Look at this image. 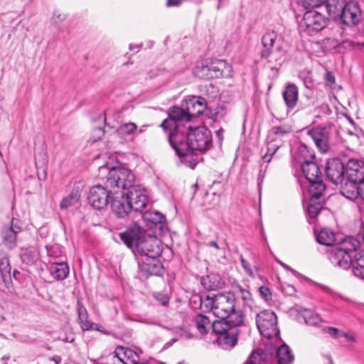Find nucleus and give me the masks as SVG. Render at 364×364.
Wrapping results in <instances>:
<instances>
[{"mask_svg":"<svg viewBox=\"0 0 364 364\" xmlns=\"http://www.w3.org/2000/svg\"><path fill=\"white\" fill-rule=\"evenodd\" d=\"M301 167L305 178L309 182V191H325L326 185L323 182V175L318 164L314 160L306 161L301 162Z\"/></svg>","mask_w":364,"mask_h":364,"instance_id":"8","label":"nucleus"},{"mask_svg":"<svg viewBox=\"0 0 364 364\" xmlns=\"http://www.w3.org/2000/svg\"><path fill=\"white\" fill-rule=\"evenodd\" d=\"M229 318H220L218 321L212 322L211 330L213 333L221 336L224 333L229 331L233 327V324L228 321Z\"/></svg>","mask_w":364,"mask_h":364,"instance_id":"32","label":"nucleus"},{"mask_svg":"<svg viewBox=\"0 0 364 364\" xmlns=\"http://www.w3.org/2000/svg\"><path fill=\"white\" fill-rule=\"evenodd\" d=\"M299 77L303 80L306 88H311L314 85L311 73L309 71H302L299 73Z\"/></svg>","mask_w":364,"mask_h":364,"instance_id":"48","label":"nucleus"},{"mask_svg":"<svg viewBox=\"0 0 364 364\" xmlns=\"http://www.w3.org/2000/svg\"><path fill=\"white\" fill-rule=\"evenodd\" d=\"M283 292L289 296H294L296 294V289L293 285L286 284L282 287Z\"/></svg>","mask_w":364,"mask_h":364,"instance_id":"56","label":"nucleus"},{"mask_svg":"<svg viewBox=\"0 0 364 364\" xmlns=\"http://www.w3.org/2000/svg\"><path fill=\"white\" fill-rule=\"evenodd\" d=\"M264 177V172H262V171L261 170L259 171V175H258V181H259V182H262Z\"/></svg>","mask_w":364,"mask_h":364,"instance_id":"63","label":"nucleus"},{"mask_svg":"<svg viewBox=\"0 0 364 364\" xmlns=\"http://www.w3.org/2000/svg\"><path fill=\"white\" fill-rule=\"evenodd\" d=\"M316 240L321 245L331 246L336 242V236L331 230L323 228L316 235Z\"/></svg>","mask_w":364,"mask_h":364,"instance_id":"34","label":"nucleus"},{"mask_svg":"<svg viewBox=\"0 0 364 364\" xmlns=\"http://www.w3.org/2000/svg\"><path fill=\"white\" fill-rule=\"evenodd\" d=\"M207 107V102L205 98L202 97H193L187 102L188 113L192 119L201 115L205 110Z\"/></svg>","mask_w":364,"mask_h":364,"instance_id":"23","label":"nucleus"},{"mask_svg":"<svg viewBox=\"0 0 364 364\" xmlns=\"http://www.w3.org/2000/svg\"><path fill=\"white\" fill-rule=\"evenodd\" d=\"M49 272L53 279L62 280L68 277L69 267L65 262L53 263L50 264Z\"/></svg>","mask_w":364,"mask_h":364,"instance_id":"31","label":"nucleus"},{"mask_svg":"<svg viewBox=\"0 0 364 364\" xmlns=\"http://www.w3.org/2000/svg\"><path fill=\"white\" fill-rule=\"evenodd\" d=\"M22 231L21 222L18 219L12 218L8 225L1 230L3 243L9 249H14L17 245L18 235Z\"/></svg>","mask_w":364,"mask_h":364,"instance_id":"13","label":"nucleus"},{"mask_svg":"<svg viewBox=\"0 0 364 364\" xmlns=\"http://www.w3.org/2000/svg\"><path fill=\"white\" fill-rule=\"evenodd\" d=\"M234 289L237 293L240 294V296L245 305L250 306L252 303V294L248 289L243 288L240 284H236L234 285Z\"/></svg>","mask_w":364,"mask_h":364,"instance_id":"40","label":"nucleus"},{"mask_svg":"<svg viewBox=\"0 0 364 364\" xmlns=\"http://www.w3.org/2000/svg\"><path fill=\"white\" fill-rule=\"evenodd\" d=\"M106 132H107V130L105 129H102L100 127H95L92 132V136L90 140L92 143H94L100 139Z\"/></svg>","mask_w":364,"mask_h":364,"instance_id":"49","label":"nucleus"},{"mask_svg":"<svg viewBox=\"0 0 364 364\" xmlns=\"http://www.w3.org/2000/svg\"><path fill=\"white\" fill-rule=\"evenodd\" d=\"M137 353L129 348L119 346L115 348V364H136Z\"/></svg>","mask_w":364,"mask_h":364,"instance_id":"19","label":"nucleus"},{"mask_svg":"<svg viewBox=\"0 0 364 364\" xmlns=\"http://www.w3.org/2000/svg\"><path fill=\"white\" fill-rule=\"evenodd\" d=\"M21 259L26 264H32L34 262V254L29 250H23L21 254Z\"/></svg>","mask_w":364,"mask_h":364,"instance_id":"50","label":"nucleus"},{"mask_svg":"<svg viewBox=\"0 0 364 364\" xmlns=\"http://www.w3.org/2000/svg\"><path fill=\"white\" fill-rule=\"evenodd\" d=\"M346 2V0H325L323 5L329 16L336 20L339 18Z\"/></svg>","mask_w":364,"mask_h":364,"instance_id":"28","label":"nucleus"},{"mask_svg":"<svg viewBox=\"0 0 364 364\" xmlns=\"http://www.w3.org/2000/svg\"><path fill=\"white\" fill-rule=\"evenodd\" d=\"M136 132L137 126L134 122L122 124L116 130L117 137L120 139L122 143L134 141Z\"/></svg>","mask_w":364,"mask_h":364,"instance_id":"24","label":"nucleus"},{"mask_svg":"<svg viewBox=\"0 0 364 364\" xmlns=\"http://www.w3.org/2000/svg\"><path fill=\"white\" fill-rule=\"evenodd\" d=\"M282 97L287 111L293 110L299 101V88L294 83H288L282 92Z\"/></svg>","mask_w":364,"mask_h":364,"instance_id":"21","label":"nucleus"},{"mask_svg":"<svg viewBox=\"0 0 364 364\" xmlns=\"http://www.w3.org/2000/svg\"><path fill=\"white\" fill-rule=\"evenodd\" d=\"M308 135L312 139L321 153H327L330 150V132L327 128L324 127H314L308 131Z\"/></svg>","mask_w":364,"mask_h":364,"instance_id":"15","label":"nucleus"},{"mask_svg":"<svg viewBox=\"0 0 364 364\" xmlns=\"http://www.w3.org/2000/svg\"><path fill=\"white\" fill-rule=\"evenodd\" d=\"M200 284L208 291H215L223 287L225 282L216 273H210L200 279Z\"/></svg>","mask_w":364,"mask_h":364,"instance_id":"25","label":"nucleus"},{"mask_svg":"<svg viewBox=\"0 0 364 364\" xmlns=\"http://www.w3.org/2000/svg\"><path fill=\"white\" fill-rule=\"evenodd\" d=\"M144 220L151 222L154 224H161L165 220V217L158 212H145L143 215Z\"/></svg>","mask_w":364,"mask_h":364,"instance_id":"44","label":"nucleus"},{"mask_svg":"<svg viewBox=\"0 0 364 364\" xmlns=\"http://www.w3.org/2000/svg\"><path fill=\"white\" fill-rule=\"evenodd\" d=\"M360 241L354 237L350 236L343 238V240L337 246L342 250H345L350 255L351 252L356 251L360 246Z\"/></svg>","mask_w":364,"mask_h":364,"instance_id":"35","label":"nucleus"},{"mask_svg":"<svg viewBox=\"0 0 364 364\" xmlns=\"http://www.w3.org/2000/svg\"><path fill=\"white\" fill-rule=\"evenodd\" d=\"M261 350L269 352L266 363L277 361V364H291L294 360V355L286 344L282 345L279 348L266 346L265 348Z\"/></svg>","mask_w":364,"mask_h":364,"instance_id":"11","label":"nucleus"},{"mask_svg":"<svg viewBox=\"0 0 364 364\" xmlns=\"http://www.w3.org/2000/svg\"><path fill=\"white\" fill-rule=\"evenodd\" d=\"M298 158L301 163L306 161H312L315 159V154L314 151L307 145L301 144L298 148Z\"/></svg>","mask_w":364,"mask_h":364,"instance_id":"39","label":"nucleus"},{"mask_svg":"<svg viewBox=\"0 0 364 364\" xmlns=\"http://www.w3.org/2000/svg\"><path fill=\"white\" fill-rule=\"evenodd\" d=\"M362 11L358 2L350 1L346 2L339 19L348 26H355L361 20Z\"/></svg>","mask_w":364,"mask_h":364,"instance_id":"14","label":"nucleus"},{"mask_svg":"<svg viewBox=\"0 0 364 364\" xmlns=\"http://www.w3.org/2000/svg\"><path fill=\"white\" fill-rule=\"evenodd\" d=\"M134 176L132 171L125 166V164L120 162L117 157H115V200L121 197L124 191H130L134 186Z\"/></svg>","mask_w":364,"mask_h":364,"instance_id":"7","label":"nucleus"},{"mask_svg":"<svg viewBox=\"0 0 364 364\" xmlns=\"http://www.w3.org/2000/svg\"><path fill=\"white\" fill-rule=\"evenodd\" d=\"M326 176L334 184L343 182L345 178V164L338 159L328 160L326 166Z\"/></svg>","mask_w":364,"mask_h":364,"instance_id":"17","label":"nucleus"},{"mask_svg":"<svg viewBox=\"0 0 364 364\" xmlns=\"http://www.w3.org/2000/svg\"><path fill=\"white\" fill-rule=\"evenodd\" d=\"M119 235L124 244L132 250L141 270L150 274H157L160 264L156 259L161 250L156 237L148 234L139 226L128 228Z\"/></svg>","mask_w":364,"mask_h":364,"instance_id":"1","label":"nucleus"},{"mask_svg":"<svg viewBox=\"0 0 364 364\" xmlns=\"http://www.w3.org/2000/svg\"><path fill=\"white\" fill-rule=\"evenodd\" d=\"M114 170V166L112 163L107 162L105 166H102L100 167V171L103 173L106 171L109 172V174H112V171Z\"/></svg>","mask_w":364,"mask_h":364,"instance_id":"57","label":"nucleus"},{"mask_svg":"<svg viewBox=\"0 0 364 364\" xmlns=\"http://www.w3.org/2000/svg\"><path fill=\"white\" fill-rule=\"evenodd\" d=\"M350 266L353 267V274L364 279V250L357 252L353 258H351Z\"/></svg>","mask_w":364,"mask_h":364,"instance_id":"29","label":"nucleus"},{"mask_svg":"<svg viewBox=\"0 0 364 364\" xmlns=\"http://www.w3.org/2000/svg\"><path fill=\"white\" fill-rule=\"evenodd\" d=\"M111 191H108L102 186H93L89 193V203L97 210L105 208L110 202L111 206L113 205L112 198L109 196Z\"/></svg>","mask_w":364,"mask_h":364,"instance_id":"10","label":"nucleus"},{"mask_svg":"<svg viewBox=\"0 0 364 364\" xmlns=\"http://www.w3.org/2000/svg\"><path fill=\"white\" fill-rule=\"evenodd\" d=\"M195 75L200 79H212L210 63L208 61L198 63L193 71Z\"/></svg>","mask_w":364,"mask_h":364,"instance_id":"38","label":"nucleus"},{"mask_svg":"<svg viewBox=\"0 0 364 364\" xmlns=\"http://www.w3.org/2000/svg\"><path fill=\"white\" fill-rule=\"evenodd\" d=\"M209 245L215 247L217 250H219V248H220L216 241L210 242Z\"/></svg>","mask_w":364,"mask_h":364,"instance_id":"62","label":"nucleus"},{"mask_svg":"<svg viewBox=\"0 0 364 364\" xmlns=\"http://www.w3.org/2000/svg\"><path fill=\"white\" fill-rule=\"evenodd\" d=\"M66 19V14L60 10H55L50 18V23L53 26H58Z\"/></svg>","mask_w":364,"mask_h":364,"instance_id":"47","label":"nucleus"},{"mask_svg":"<svg viewBox=\"0 0 364 364\" xmlns=\"http://www.w3.org/2000/svg\"><path fill=\"white\" fill-rule=\"evenodd\" d=\"M176 154L181 157H183L184 164L192 169H194L198 161L202 159V157L196 154L195 151L188 150L186 153Z\"/></svg>","mask_w":364,"mask_h":364,"instance_id":"37","label":"nucleus"},{"mask_svg":"<svg viewBox=\"0 0 364 364\" xmlns=\"http://www.w3.org/2000/svg\"><path fill=\"white\" fill-rule=\"evenodd\" d=\"M346 181L343 185L355 184L364 179V164L357 159H349L345 165Z\"/></svg>","mask_w":364,"mask_h":364,"instance_id":"12","label":"nucleus"},{"mask_svg":"<svg viewBox=\"0 0 364 364\" xmlns=\"http://www.w3.org/2000/svg\"><path fill=\"white\" fill-rule=\"evenodd\" d=\"M10 271L11 267L8 257L5 254L0 255V272L2 276L9 274Z\"/></svg>","mask_w":364,"mask_h":364,"instance_id":"45","label":"nucleus"},{"mask_svg":"<svg viewBox=\"0 0 364 364\" xmlns=\"http://www.w3.org/2000/svg\"><path fill=\"white\" fill-rule=\"evenodd\" d=\"M77 312L78 322L82 331H89L93 329L100 331L97 324L88 319L87 311L79 299L77 302Z\"/></svg>","mask_w":364,"mask_h":364,"instance_id":"26","label":"nucleus"},{"mask_svg":"<svg viewBox=\"0 0 364 364\" xmlns=\"http://www.w3.org/2000/svg\"><path fill=\"white\" fill-rule=\"evenodd\" d=\"M326 332L333 338L339 336V330L334 327H328L326 329Z\"/></svg>","mask_w":364,"mask_h":364,"instance_id":"58","label":"nucleus"},{"mask_svg":"<svg viewBox=\"0 0 364 364\" xmlns=\"http://www.w3.org/2000/svg\"><path fill=\"white\" fill-rule=\"evenodd\" d=\"M293 132L292 127L290 124H284L279 126L273 127L271 129V132L274 135L282 137Z\"/></svg>","mask_w":364,"mask_h":364,"instance_id":"42","label":"nucleus"},{"mask_svg":"<svg viewBox=\"0 0 364 364\" xmlns=\"http://www.w3.org/2000/svg\"><path fill=\"white\" fill-rule=\"evenodd\" d=\"M263 48L261 50V58L268 59L269 62L275 61L280 64V61L285 56L286 50L282 43L277 38V34L274 31L267 32L262 38Z\"/></svg>","mask_w":364,"mask_h":364,"instance_id":"6","label":"nucleus"},{"mask_svg":"<svg viewBox=\"0 0 364 364\" xmlns=\"http://www.w3.org/2000/svg\"><path fill=\"white\" fill-rule=\"evenodd\" d=\"M278 149H279L278 146L271 148V147H269V144H268L267 151L265 154V155L263 156V160L267 163L270 162V161L272 159V156L275 154V152L277 151Z\"/></svg>","mask_w":364,"mask_h":364,"instance_id":"53","label":"nucleus"},{"mask_svg":"<svg viewBox=\"0 0 364 364\" xmlns=\"http://www.w3.org/2000/svg\"><path fill=\"white\" fill-rule=\"evenodd\" d=\"M121 197L115 200V215L119 218H124L131 210L142 211L147 205L149 200L146 190L140 186L132 188L130 191H124Z\"/></svg>","mask_w":364,"mask_h":364,"instance_id":"5","label":"nucleus"},{"mask_svg":"<svg viewBox=\"0 0 364 364\" xmlns=\"http://www.w3.org/2000/svg\"><path fill=\"white\" fill-rule=\"evenodd\" d=\"M79 198L80 196L77 192H72L62 200L60 206L62 209H67L69 207L77 204Z\"/></svg>","mask_w":364,"mask_h":364,"instance_id":"41","label":"nucleus"},{"mask_svg":"<svg viewBox=\"0 0 364 364\" xmlns=\"http://www.w3.org/2000/svg\"><path fill=\"white\" fill-rule=\"evenodd\" d=\"M181 4V0H167L166 6H178Z\"/></svg>","mask_w":364,"mask_h":364,"instance_id":"59","label":"nucleus"},{"mask_svg":"<svg viewBox=\"0 0 364 364\" xmlns=\"http://www.w3.org/2000/svg\"><path fill=\"white\" fill-rule=\"evenodd\" d=\"M303 317L305 323L309 326H316L322 321L318 314H314L309 310L304 311Z\"/></svg>","mask_w":364,"mask_h":364,"instance_id":"43","label":"nucleus"},{"mask_svg":"<svg viewBox=\"0 0 364 364\" xmlns=\"http://www.w3.org/2000/svg\"><path fill=\"white\" fill-rule=\"evenodd\" d=\"M257 326L264 337L271 338L278 335L277 318L274 312L264 310L257 314Z\"/></svg>","mask_w":364,"mask_h":364,"instance_id":"9","label":"nucleus"},{"mask_svg":"<svg viewBox=\"0 0 364 364\" xmlns=\"http://www.w3.org/2000/svg\"><path fill=\"white\" fill-rule=\"evenodd\" d=\"M343 336L346 338V339L348 341H350V342H355V338L353 336H351V335H349L348 333H344L343 334Z\"/></svg>","mask_w":364,"mask_h":364,"instance_id":"61","label":"nucleus"},{"mask_svg":"<svg viewBox=\"0 0 364 364\" xmlns=\"http://www.w3.org/2000/svg\"><path fill=\"white\" fill-rule=\"evenodd\" d=\"M240 262H241L242 266L243 269H245V271L246 272V273L250 277L255 278L256 274H255V272L251 268L249 262L247 260H245L242 256L240 257Z\"/></svg>","mask_w":364,"mask_h":364,"instance_id":"51","label":"nucleus"},{"mask_svg":"<svg viewBox=\"0 0 364 364\" xmlns=\"http://www.w3.org/2000/svg\"><path fill=\"white\" fill-rule=\"evenodd\" d=\"M324 191H319L315 190L314 191H309L311 198L307 207V212L311 218H315L322 209V200L323 193Z\"/></svg>","mask_w":364,"mask_h":364,"instance_id":"27","label":"nucleus"},{"mask_svg":"<svg viewBox=\"0 0 364 364\" xmlns=\"http://www.w3.org/2000/svg\"><path fill=\"white\" fill-rule=\"evenodd\" d=\"M259 292L262 298L268 301L272 300V292L267 286H261L259 288Z\"/></svg>","mask_w":364,"mask_h":364,"instance_id":"52","label":"nucleus"},{"mask_svg":"<svg viewBox=\"0 0 364 364\" xmlns=\"http://www.w3.org/2000/svg\"><path fill=\"white\" fill-rule=\"evenodd\" d=\"M129 49L131 50H134V49H136V50L135 52H138L139 50V46H133V45H130L129 46Z\"/></svg>","mask_w":364,"mask_h":364,"instance_id":"64","label":"nucleus"},{"mask_svg":"<svg viewBox=\"0 0 364 364\" xmlns=\"http://www.w3.org/2000/svg\"><path fill=\"white\" fill-rule=\"evenodd\" d=\"M238 330L236 327H233L227 333H224L218 338V341L223 348L228 349L231 348L237 342Z\"/></svg>","mask_w":364,"mask_h":364,"instance_id":"30","label":"nucleus"},{"mask_svg":"<svg viewBox=\"0 0 364 364\" xmlns=\"http://www.w3.org/2000/svg\"><path fill=\"white\" fill-rule=\"evenodd\" d=\"M196 326L201 335H205L211 329L212 322L203 314H198L194 318Z\"/></svg>","mask_w":364,"mask_h":364,"instance_id":"33","label":"nucleus"},{"mask_svg":"<svg viewBox=\"0 0 364 364\" xmlns=\"http://www.w3.org/2000/svg\"><path fill=\"white\" fill-rule=\"evenodd\" d=\"M202 304V298H199ZM206 307H210L213 314L219 318H229L233 326H241L244 322V314L235 309L236 299L232 292L218 294L212 297L207 296L203 301Z\"/></svg>","mask_w":364,"mask_h":364,"instance_id":"2","label":"nucleus"},{"mask_svg":"<svg viewBox=\"0 0 364 364\" xmlns=\"http://www.w3.org/2000/svg\"><path fill=\"white\" fill-rule=\"evenodd\" d=\"M169 144L176 154L186 153L188 150L205 153L213 146L212 134L205 127L190 128L178 142L173 141Z\"/></svg>","mask_w":364,"mask_h":364,"instance_id":"3","label":"nucleus"},{"mask_svg":"<svg viewBox=\"0 0 364 364\" xmlns=\"http://www.w3.org/2000/svg\"><path fill=\"white\" fill-rule=\"evenodd\" d=\"M269 352L262 351L261 349H257L251 353L248 359L244 364H264L267 360Z\"/></svg>","mask_w":364,"mask_h":364,"instance_id":"36","label":"nucleus"},{"mask_svg":"<svg viewBox=\"0 0 364 364\" xmlns=\"http://www.w3.org/2000/svg\"><path fill=\"white\" fill-rule=\"evenodd\" d=\"M191 120L187 108L184 109L172 107L168 109V117L162 122L160 127L167 134L169 144L173 141L178 142L183 138L185 132L190 129V126H186L184 122H188Z\"/></svg>","mask_w":364,"mask_h":364,"instance_id":"4","label":"nucleus"},{"mask_svg":"<svg viewBox=\"0 0 364 364\" xmlns=\"http://www.w3.org/2000/svg\"><path fill=\"white\" fill-rule=\"evenodd\" d=\"M328 18L315 10L304 13L303 23L309 31H320L327 25Z\"/></svg>","mask_w":364,"mask_h":364,"instance_id":"16","label":"nucleus"},{"mask_svg":"<svg viewBox=\"0 0 364 364\" xmlns=\"http://www.w3.org/2000/svg\"><path fill=\"white\" fill-rule=\"evenodd\" d=\"M324 2L325 0H299L298 1L306 9L320 7Z\"/></svg>","mask_w":364,"mask_h":364,"instance_id":"46","label":"nucleus"},{"mask_svg":"<svg viewBox=\"0 0 364 364\" xmlns=\"http://www.w3.org/2000/svg\"><path fill=\"white\" fill-rule=\"evenodd\" d=\"M341 193L350 200L360 199L364 201V179L355 184L342 185Z\"/></svg>","mask_w":364,"mask_h":364,"instance_id":"20","label":"nucleus"},{"mask_svg":"<svg viewBox=\"0 0 364 364\" xmlns=\"http://www.w3.org/2000/svg\"><path fill=\"white\" fill-rule=\"evenodd\" d=\"M99 122H103L104 124H105V127H107L109 129H112V127L109 126V124L107 123V117H106V114H105L104 115L102 116H100L99 117Z\"/></svg>","mask_w":364,"mask_h":364,"instance_id":"60","label":"nucleus"},{"mask_svg":"<svg viewBox=\"0 0 364 364\" xmlns=\"http://www.w3.org/2000/svg\"><path fill=\"white\" fill-rule=\"evenodd\" d=\"M212 79L232 77V67L223 60H214L209 62Z\"/></svg>","mask_w":364,"mask_h":364,"instance_id":"22","label":"nucleus"},{"mask_svg":"<svg viewBox=\"0 0 364 364\" xmlns=\"http://www.w3.org/2000/svg\"><path fill=\"white\" fill-rule=\"evenodd\" d=\"M154 298L163 306L168 305L169 302V297L165 294L161 293H157L154 294Z\"/></svg>","mask_w":364,"mask_h":364,"instance_id":"55","label":"nucleus"},{"mask_svg":"<svg viewBox=\"0 0 364 364\" xmlns=\"http://www.w3.org/2000/svg\"><path fill=\"white\" fill-rule=\"evenodd\" d=\"M325 83L326 85L333 87L336 83V79L332 72H327L324 75Z\"/></svg>","mask_w":364,"mask_h":364,"instance_id":"54","label":"nucleus"},{"mask_svg":"<svg viewBox=\"0 0 364 364\" xmlns=\"http://www.w3.org/2000/svg\"><path fill=\"white\" fill-rule=\"evenodd\" d=\"M328 259L335 267L348 269L350 267L351 256L345 250L333 247L327 252Z\"/></svg>","mask_w":364,"mask_h":364,"instance_id":"18","label":"nucleus"}]
</instances>
